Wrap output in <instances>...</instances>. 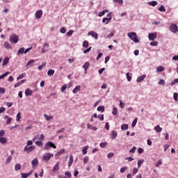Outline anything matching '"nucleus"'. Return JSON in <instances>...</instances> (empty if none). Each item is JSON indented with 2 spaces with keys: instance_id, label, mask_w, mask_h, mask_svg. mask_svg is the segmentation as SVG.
Masks as SVG:
<instances>
[{
  "instance_id": "nucleus-1",
  "label": "nucleus",
  "mask_w": 178,
  "mask_h": 178,
  "mask_svg": "<svg viewBox=\"0 0 178 178\" xmlns=\"http://www.w3.org/2000/svg\"><path fill=\"white\" fill-rule=\"evenodd\" d=\"M127 35L129 38L134 41V42H140V40H138V38H137V33L136 32H131L127 33Z\"/></svg>"
},
{
  "instance_id": "nucleus-2",
  "label": "nucleus",
  "mask_w": 178,
  "mask_h": 178,
  "mask_svg": "<svg viewBox=\"0 0 178 178\" xmlns=\"http://www.w3.org/2000/svg\"><path fill=\"white\" fill-rule=\"evenodd\" d=\"M9 41L11 44H17L19 42V36L14 33L10 36Z\"/></svg>"
},
{
  "instance_id": "nucleus-3",
  "label": "nucleus",
  "mask_w": 178,
  "mask_h": 178,
  "mask_svg": "<svg viewBox=\"0 0 178 178\" xmlns=\"http://www.w3.org/2000/svg\"><path fill=\"white\" fill-rule=\"evenodd\" d=\"M49 148H54V149H56V145L55 144H54V143L49 141L45 144L44 149L46 151H48V149H49Z\"/></svg>"
},
{
  "instance_id": "nucleus-4",
  "label": "nucleus",
  "mask_w": 178,
  "mask_h": 178,
  "mask_svg": "<svg viewBox=\"0 0 178 178\" xmlns=\"http://www.w3.org/2000/svg\"><path fill=\"white\" fill-rule=\"evenodd\" d=\"M43 160L45 161V162H48L51 159V158H54V154L51 153H45L42 156Z\"/></svg>"
},
{
  "instance_id": "nucleus-5",
  "label": "nucleus",
  "mask_w": 178,
  "mask_h": 178,
  "mask_svg": "<svg viewBox=\"0 0 178 178\" xmlns=\"http://www.w3.org/2000/svg\"><path fill=\"white\" fill-rule=\"evenodd\" d=\"M34 149H35V146L33 145V146H25L24 148V152H27L28 154H30V152H33V151H34Z\"/></svg>"
},
{
  "instance_id": "nucleus-6",
  "label": "nucleus",
  "mask_w": 178,
  "mask_h": 178,
  "mask_svg": "<svg viewBox=\"0 0 178 178\" xmlns=\"http://www.w3.org/2000/svg\"><path fill=\"white\" fill-rule=\"evenodd\" d=\"M170 31L172 33H177L178 32V27L177 25L175 24H171L170 26Z\"/></svg>"
},
{
  "instance_id": "nucleus-7",
  "label": "nucleus",
  "mask_w": 178,
  "mask_h": 178,
  "mask_svg": "<svg viewBox=\"0 0 178 178\" xmlns=\"http://www.w3.org/2000/svg\"><path fill=\"white\" fill-rule=\"evenodd\" d=\"M88 35H91L95 40H98V34L94 31L88 32Z\"/></svg>"
},
{
  "instance_id": "nucleus-8",
  "label": "nucleus",
  "mask_w": 178,
  "mask_h": 178,
  "mask_svg": "<svg viewBox=\"0 0 178 178\" xmlns=\"http://www.w3.org/2000/svg\"><path fill=\"white\" fill-rule=\"evenodd\" d=\"M42 14H43L42 10H38V11H36L35 13V19H41Z\"/></svg>"
},
{
  "instance_id": "nucleus-9",
  "label": "nucleus",
  "mask_w": 178,
  "mask_h": 178,
  "mask_svg": "<svg viewBox=\"0 0 178 178\" xmlns=\"http://www.w3.org/2000/svg\"><path fill=\"white\" fill-rule=\"evenodd\" d=\"M156 38V32L149 33V41H154Z\"/></svg>"
},
{
  "instance_id": "nucleus-10",
  "label": "nucleus",
  "mask_w": 178,
  "mask_h": 178,
  "mask_svg": "<svg viewBox=\"0 0 178 178\" xmlns=\"http://www.w3.org/2000/svg\"><path fill=\"white\" fill-rule=\"evenodd\" d=\"M32 168H35L38 165V159L35 158L31 161Z\"/></svg>"
},
{
  "instance_id": "nucleus-11",
  "label": "nucleus",
  "mask_w": 178,
  "mask_h": 178,
  "mask_svg": "<svg viewBox=\"0 0 178 178\" xmlns=\"http://www.w3.org/2000/svg\"><path fill=\"white\" fill-rule=\"evenodd\" d=\"M80 90H81V86H77L75 87V88L73 89L72 92L73 94H77Z\"/></svg>"
},
{
  "instance_id": "nucleus-12",
  "label": "nucleus",
  "mask_w": 178,
  "mask_h": 178,
  "mask_svg": "<svg viewBox=\"0 0 178 178\" xmlns=\"http://www.w3.org/2000/svg\"><path fill=\"white\" fill-rule=\"evenodd\" d=\"M25 95L26 97H30V95H33V90H30V89H26L25 90Z\"/></svg>"
},
{
  "instance_id": "nucleus-13",
  "label": "nucleus",
  "mask_w": 178,
  "mask_h": 178,
  "mask_svg": "<svg viewBox=\"0 0 178 178\" xmlns=\"http://www.w3.org/2000/svg\"><path fill=\"white\" fill-rule=\"evenodd\" d=\"M4 119H7L6 120V124H10V123H12V118L8 116V115H6L4 117Z\"/></svg>"
},
{
  "instance_id": "nucleus-14",
  "label": "nucleus",
  "mask_w": 178,
  "mask_h": 178,
  "mask_svg": "<svg viewBox=\"0 0 178 178\" xmlns=\"http://www.w3.org/2000/svg\"><path fill=\"white\" fill-rule=\"evenodd\" d=\"M108 12L109 10H104L103 11L99 13V17H102V16H104L106 13H108Z\"/></svg>"
},
{
  "instance_id": "nucleus-15",
  "label": "nucleus",
  "mask_w": 178,
  "mask_h": 178,
  "mask_svg": "<svg viewBox=\"0 0 178 178\" xmlns=\"http://www.w3.org/2000/svg\"><path fill=\"white\" fill-rule=\"evenodd\" d=\"M31 173H33V171H31L29 173H22L21 175L22 178H27Z\"/></svg>"
},
{
  "instance_id": "nucleus-16",
  "label": "nucleus",
  "mask_w": 178,
  "mask_h": 178,
  "mask_svg": "<svg viewBox=\"0 0 178 178\" xmlns=\"http://www.w3.org/2000/svg\"><path fill=\"white\" fill-rule=\"evenodd\" d=\"M44 118H45L46 120L47 121L52 120V119H54V116L48 115L47 114L44 115Z\"/></svg>"
},
{
  "instance_id": "nucleus-17",
  "label": "nucleus",
  "mask_w": 178,
  "mask_h": 178,
  "mask_svg": "<svg viewBox=\"0 0 178 178\" xmlns=\"http://www.w3.org/2000/svg\"><path fill=\"white\" fill-rule=\"evenodd\" d=\"M154 130L156 131V133H161V131H162V127H161L159 125H157L154 127Z\"/></svg>"
},
{
  "instance_id": "nucleus-18",
  "label": "nucleus",
  "mask_w": 178,
  "mask_h": 178,
  "mask_svg": "<svg viewBox=\"0 0 178 178\" xmlns=\"http://www.w3.org/2000/svg\"><path fill=\"white\" fill-rule=\"evenodd\" d=\"M0 143L1 144H6L8 143V140L6 138L0 137Z\"/></svg>"
},
{
  "instance_id": "nucleus-19",
  "label": "nucleus",
  "mask_w": 178,
  "mask_h": 178,
  "mask_svg": "<svg viewBox=\"0 0 178 178\" xmlns=\"http://www.w3.org/2000/svg\"><path fill=\"white\" fill-rule=\"evenodd\" d=\"M98 112H104L105 111V106H99L97 107Z\"/></svg>"
},
{
  "instance_id": "nucleus-20",
  "label": "nucleus",
  "mask_w": 178,
  "mask_h": 178,
  "mask_svg": "<svg viewBox=\"0 0 178 178\" xmlns=\"http://www.w3.org/2000/svg\"><path fill=\"white\" fill-rule=\"evenodd\" d=\"M144 79H145V75H142V76L138 77L137 82L141 83V81H143V80H144Z\"/></svg>"
},
{
  "instance_id": "nucleus-21",
  "label": "nucleus",
  "mask_w": 178,
  "mask_h": 178,
  "mask_svg": "<svg viewBox=\"0 0 178 178\" xmlns=\"http://www.w3.org/2000/svg\"><path fill=\"white\" fill-rule=\"evenodd\" d=\"M59 170V163H57L53 168V172H58Z\"/></svg>"
},
{
  "instance_id": "nucleus-22",
  "label": "nucleus",
  "mask_w": 178,
  "mask_h": 178,
  "mask_svg": "<svg viewBox=\"0 0 178 178\" xmlns=\"http://www.w3.org/2000/svg\"><path fill=\"white\" fill-rule=\"evenodd\" d=\"M83 69L85 70V72H87V70L88 69V67H90V63L86 62L83 66Z\"/></svg>"
},
{
  "instance_id": "nucleus-23",
  "label": "nucleus",
  "mask_w": 178,
  "mask_h": 178,
  "mask_svg": "<svg viewBox=\"0 0 178 178\" xmlns=\"http://www.w3.org/2000/svg\"><path fill=\"white\" fill-rule=\"evenodd\" d=\"M72 164H73V156H70V160L68 162V167L70 168V166H72Z\"/></svg>"
},
{
  "instance_id": "nucleus-24",
  "label": "nucleus",
  "mask_w": 178,
  "mask_h": 178,
  "mask_svg": "<svg viewBox=\"0 0 178 178\" xmlns=\"http://www.w3.org/2000/svg\"><path fill=\"white\" fill-rule=\"evenodd\" d=\"M118 137V132L116 131H112V140H115Z\"/></svg>"
},
{
  "instance_id": "nucleus-25",
  "label": "nucleus",
  "mask_w": 178,
  "mask_h": 178,
  "mask_svg": "<svg viewBox=\"0 0 178 178\" xmlns=\"http://www.w3.org/2000/svg\"><path fill=\"white\" fill-rule=\"evenodd\" d=\"M35 145L38 147H42L44 145V143L42 141L37 140L35 142Z\"/></svg>"
},
{
  "instance_id": "nucleus-26",
  "label": "nucleus",
  "mask_w": 178,
  "mask_h": 178,
  "mask_svg": "<svg viewBox=\"0 0 178 178\" xmlns=\"http://www.w3.org/2000/svg\"><path fill=\"white\" fill-rule=\"evenodd\" d=\"M4 47H6V49H10V48H12L10 44H9L8 42H4Z\"/></svg>"
},
{
  "instance_id": "nucleus-27",
  "label": "nucleus",
  "mask_w": 178,
  "mask_h": 178,
  "mask_svg": "<svg viewBox=\"0 0 178 178\" xmlns=\"http://www.w3.org/2000/svg\"><path fill=\"white\" fill-rule=\"evenodd\" d=\"M112 113H113V115H114V116H117V115H118V108L113 107Z\"/></svg>"
},
{
  "instance_id": "nucleus-28",
  "label": "nucleus",
  "mask_w": 178,
  "mask_h": 178,
  "mask_svg": "<svg viewBox=\"0 0 178 178\" xmlns=\"http://www.w3.org/2000/svg\"><path fill=\"white\" fill-rule=\"evenodd\" d=\"M121 129H122V130H127V129H129V124H123L121 126Z\"/></svg>"
},
{
  "instance_id": "nucleus-29",
  "label": "nucleus",
  "mask_w": 178,
  "mask_h": 178,
  "mask_svg": "<svg viewBox=\"0 0 178 178\" xmlns=\"http://www.w3.org/2000/svg\"><path fill=\"white\" fill-rule=\"evenodd\" d=\"M8 62H9V57H6L3 62V66L8 65Z\"/></svg>"
},
{
  "instance_id": "nucleus-30",
  "label": "nucleus",
  "mask_w": 178,
  "mask_h": 178,
  "mask_svg": "<svg viewBox=\"0 0 178 178\" xmlns=\"http://www.w3.org/2000/svg\"><path fill=\"white\" fill-rule=\"evenodd\" d=\"M47 74L49 76H54V74H55V70H49L48 72H47Z\"/></svg>"
},
{
  "instance_id": "nucleus-31",
  "label": "nucleus",
  "mask_w": 178,
  "mask_h": 178,
  "mask_svg": "<svg viewBox=\"0 0 178 178\" xmlns=\"http://www.w3.org/2000/svg\"><path fill=\"white\" fill-rule=\"evenodd\" d=\"M163 70H165V68L162 66H159L156 68V72H159V73H161V72H163Z\"/></svg>"
},
{
  "instance_id": "nucleus-32",
  "label": "nucleus",
  "mask_w": 178,
  "mask_h": 178,
  "mask_svg": "<svg viewBox=\"0 0 178 178\" xmlns=\"http://www.w3.org/2000/svg\"><path fill=\"white\" fill-rule=\"evenodd\" d=\"M21 168H22V165H20V163H17L15 165V170H16V171L20 170Z\"/></svg>"
},
{
  "instance_id": "nucleus-33",
  "label": "nucleus",
  "mask_w": 178,
  "mask_h": 178,
  "mask_svg": "<svg viewBox=\"0 0 178 178\" xmlns=\"http://www.w3.org/2000/svg\"><path fill=\"white\" fill-rule=\"evenodd\" d=\"M148 3L150 5V6H156V5H158V2L155 1H150Z\"/></svg>"
},
{
  "instance_id": "nucleus-34",
  "label": "nucleus",
  "mask_w": 178,
  "mask_h": 178,
  "mask_svg": "<svg viewBox=\"0 0 178 178\" xmlns=\"http://www.w3.org/2000/svg\"><path fill=\"white\" fill-rule=\"evenodd\" d=\"M9 72H6V73L4 74H2L1 76H0V80H2V79H5V77H6V76H8V74H9Z\"/></svg>"
},
{
  "instance_id": "nucleus-35",
  "label": "nucleus",
  "mask_w": 178,
  "mask_h": 178,
  "mask_svg": "<svg viewBox=\"0 0 178 178\" xmlns=\"http://www.w3.org/2000/svg\"><path fill=\"white\" fill-rule=\"evenodd\" d=\"M22 54H24V47L20 48L17 51V55H22Z\"/></svg>"
},
{
  "instance_id": "nucleus-36",
  "label": "nucleus",
  "mask_w": 178,
  "mask_h": 178,
  "mask_svg": "<svg viewBox=\"0 0 178 178\" xmlns=\"http://www.w3.org/2000/svg\"><path fill=\"white\" fill-rule=\"evenodd\" d=\"M87 149H88V146H85L82 149L83 155H86V154H87Z\"/></svg>"
},
{
  "instance_id": "nucleus-37",
  "label": "nucleus",
  "mask_w": 178,
  "mask_h": 178,
  "mask_svg": "<svg viewBox=\"0 0 178 178\" xmlns=\"http://www.w3.org/2000/svg\"><path fill=\"white\" fill-rule=\"evenodd\" d=\"M22 113H18L17 114V118H16V121L17 122H20V118H22Z\"/></svg>"
},
{
  "instance_id": "nucleus-38",
  "label": "nucleus",
  "mask_w": 178,
  "mask_h": 178,
  "mask_svg": "<svg viewBox=\"0 0 178 178\" xmlns=\"http://www.w3.org/2000/svg\"><path fill=\"white\" fill-rule=\"evenodd\" d=\"M10 161H12V156H9L6 161V165H8V163H10Z\"/></svg>"
},
{
  "instance_id": "nucleus-39",
  "label": "nucleus",
  "mask_w": 178,
  "mask_h": 178,
  "mask_svg": "<svg viewBox=\"0 0 178 178\" xmlns=\"http://www.w3.org/2000/svg\"><path fill=\"white\" fill-rule=\"evenodd\" d=\"M106 145H108V143H106V142L101 143L99 144V146L101 147V148H105V147H106Z\"/></svg>"
},
{
  "instance_id": "nucleus-40",
  "label": "nucleus",
  "mask_w": 178,
  "mask_h": 178,
  "mask_svg": "<svg viewBox=\"0 0 178 178\" xmlns=\"http://www.w3.org/2000/svg\"><path fill=\"white\" fill-rule=\"evenodd\" d=\"M65 178H70V177H72V174L70 173V172H69V171L65 172Z\"/></svg>"
},
{
  "instance_id": "nucleus-41",
  "label": "nucleus",
  "mask_w": 178,
  "mask_h": 178,
  "mask_svg": "<svg viewBox=\"0 0 178 178\" xmlns=\"http://www.w3.org/2000/svg\"><path fill=\"white\" fill-rule=\"evenodd\" d=\"M138 120L137 118H135L131 124L132 127H136V125L137 124V121Z\"/></svg>"
},
{
  "instance_id": "nucleus-42",
  "label": "nucleus",
  "mask_w": 178,
  "mask_h": 178,
  "mask_svg": "<svg viewBox=\"0 0 178 178\" xmlns=\"http://www.w3.org/2000/svg\"><path fill=\"white\" fill-rule=\"evenodd\" d=\"M83 48H88V41L85 40L83 42Z\"/></svg>"
},
{
  "instance_id": "nucleus-43",
  "label": "nucleus",
  "mask_w": 178,
  "mask_h": 178,
  "mask_svg": "<svg viewBox=\"0 0 178 178\" xmlns=\"http://www.w3.org/2000/svg\"><path fill=\"white\" fill-rule=\"evenodd\" d=\"M109 22H111V21L109 20L108 18H106V17H104L102 19V23H106V24H108V23H109Z\"/></svg>"
},
{
  "instance_id": "nucleus-44",
  "label": "nucleus",
  "mask_w": 178,
  "mask_h": 178,
  "mask_svg": "<svg viewBox=\"0 0 178 178\" xmlns=\"http://www.w3.org/2000/svg\"><path fill=\"white\" fill-rule=\"evenodd\" d=\"M34 62H35L34 60H33V59L30 60L27 63L26 67L30 66V65H33V63H34Z\"/></svg>"
},
{
  "instance_id": "nucleus-45",
  "label": "nucleus",
  "mask_w": 178,
  "mask_h": 178,
  "mask_svg": "<svg viewBox=\"0 0 178 178\" xmlns=\"http://www.w3.org/2000/svg\"><path fill=\"white\" fill-rule=\"evenodd\" d=\"M159 10L160 12H166V9L163 6H161L160 8H159Z\"/></svg>"
},
{
  "instance_id": "nucleus-46",
  "label": "nucleus",
  "mask_w": 178,
  "mask_h": 178,
  "mask_svg": "<svg viewBox=\"0 0 178 178\" xmlns=\"http://www.w3.org/2000/svg\"><path fill=\"white\" fill-rule=\"evenodd\" d=\"M144 162V160H138V169H140V168H141V163H143Z\"/></svg>"
},
{
  "instance_id": "nucleus-47",
  "label": "nucleus",
  "mask_w": 178,
  "mask_h": 178,
  "mask_svg": "<svg viewBox=\"0 0 178 178\" xmlns=\"http://www.w3.org/2000/svg\"><path fill=\"white\" fill-rule=\"evenodd\" d=\"M127 170V167H123L120 170V173H124Z\"/></svg>"
},
{
  "instance_id": "nucleus-48",
  "label": "nucleus",
  "mask_w": 178,
  "mask_h": 178,
  "mask_svg": "<svg viewBox=\"0 0 178 178\" xmlns=\"http://www.w3.org/2000/svg\"><path fill=\"white\" fill-rule=\"evenodd\" d=\"M74 31L73 30H70L67 33V35L68 37H72V35H73Z\"/></svg>"
},
{
  "instance_id": "nucleus-49",
  "label": "nucleus",
  "mask_w": 178,
  "mask_h": 178,
  "mask_svg": "<svg viewBox=\"0 0 178 178\" xmlns=\"http://www.w3.org/2000/svg\"><path fill=\"white\" fill-rule=\"evenodd\" d=\"M60 33H61L62 34H65V33H66V28L62 27V28L60 29Z\"/></svg>"
},
{
  "instance_id": "nucleus-50",
  "label": "nucleus",
  "mask_w": 178,
  "mask_h": 178,
  "mask_svg": "<svg viewBox=\"0 0 178 178\" xmlns=\"http://www.w3.org/2000/svg\"><path fill=\"white\" fill-rule=\"evenodd\" d=\"M136 149H137V147H133L132 149H131L129 150V152H130L131 154H134V152H136Z\"/></svg>"
},
{
  "instance_id": "nucleus-51",
  "label": "nucleus",
  "mask_w": 178,
  "mask_h": 178,
  "mask_svg": "<svg viewBox=\"0 0 178 178\" xmlns=\"http://www.w3.org/2000/svg\"><path fill=\"white\" fill-rule=\"evenodd\" d=\"M127 79L129 81H131V76H130V72L127 73Z\"/></svg>"
},
{
  "instance_id": "nucleus-52",
  "label": "nucleus",
  "mask_w": 178,
  "mask_h": 178,
  "mask_svg": "<svg viewBox=\"0 0 178 178\" xmlns=\"http://www.w3.org/2000/svg\"><path fill=\"white\" fill-rule=\"evenodd\" d=\"M115 3H119V5L123 4V0H113Z\"/></svg>"
},
{
  "instance_id": "nucleus-53",
  "label": "nucleus",
  "mask_w": 178,
  "mask_h": 178,
  "mask_svg": "<svg viewBox=\"0 0 178 178\" xmlns=\"http://www.w3.org/2000/svg\"><path fill=\"white\" fill-rule=\"evenodd\" d=\"M161 165H162V160H159V161L157 162V163H156L155 166L156 168H159V166H161Z\"/></svg>"
},
{
  "instance_id": "nucleus-54",
  "label": "nucleus",
  "mask_w": 178,
  "mask_h": 178,
  "mask_svg": "<svg viewBox=\"0 0 178 178\" xmlns=\"http://www.w3.org/2000/svg\"><path fill=\"white\" fill-rule=\"evenodd\" d=\"M66 88H67V84H65L64 86H63L61 87V91L62 92H63V91H65V90H66Z\"/></svg>"
},
{
  "instance_id": "nucleus-55",
  "label": "nucleus",
  "mask_w": 178,
  "mask_h": 178,
  "mask_svg": "<svg viewBox=\"0 0 178 178\" xmlns=\"http://www.w3.org/2000/svg\"><path fill=\"white\" fill-rule=\"evenodd\" d=\"M114 155H115L114 153L110 152L108 154L107 156H108V158L111 159V158H113Z\"/></svg>"
},
{
  "instance_id": "nucleus-56",
  "label": "nucleus",
  "mask_w": 178,
  "mask_h": 178,
  "mask_svg": "<svg viewBox=\"0 0 178 178\" xmlns=\"http://www.w3.org/2000/svg\"><path fill=\"white\" fill-rule=\"evenodd\" d=\"M159 84L160 86H165V80L161 79V80L159 81Z\"/></svg>"
},
{
  "instance_id": "nucleus-57",
  "label": "nucleus",
  "mask_w": 178,
  "mask_h": 178,
  "mask_svg": "<svg viewBox=\"0 0 178 178\" xmlns=\"http://www.w3.org/2000/svg\"><path fill=\"white\" fill-rule=\"evenodd\" d=\"M120 106L122 109H123V108H124V103H123V102L122 100H120Z\"/></svg>"
},
{
  "instance_id": "nucleus-58",
  "label": "nucleus",
  "mask_w": 178,
  "mask_h": 178,
  "mask_svg": "<svg viewBox=\"0 0 178 178\" xmlns=\"http://www.w3.org/2000/svg\"><path fill=\"white\" fill-rule=\"evenodd\" d=\"M58 155H62V154H65V149H61L59 152H58Z\"/></svg>"
},
{
  "instance_id": "nucleus-59",
  "label": "nucleus",
  "mask_w": 178,
  "mask_h": 178,
  "mask_svg": "<svg viewBox=\"0 0 178 178\" xmlns=\"http://www.w3.org/2000/svg\"><path fill=\"white\" fill-rule=\"evenodd\" d=\"M65 131V128H61L60 130L57 131V134H60V133H63Z\"/></svg>"
},
{
  "instance_id": "nucleus-60",
  "label": "nucleus",
  "mask_w": 178,
  "mask_h": 178,
  "mask_svg": "<svg viewBox=\"0 0 178 178\" xmlns=\"http://www.w3.org/2000/svg\"><path fill=\"white\" fill-rule=\"evenodd\" d=\"M150 45H151V47H156V45H158V42H150Z\"/></svg>"
},
{
  "instance_id": "nucleus-61",
  "label": "nucleus",
  "mask_w": 178,
  "mask_h": 178,
  "mask_svg": "<svg viewBox=\"0 0 178 178\" xmlns=\"http://www.w3.org/2000/svg\"><path fill=\"white\" fill-rule=\"evenodd\" d=\"M174 99H175V101H178V94H177V92L174 93Z\"/></svg>"
},
{
  "instance_id": "nucleus-62",
  "label": "nucleus",
  "mask_w": 178,
  "mask_h": 178,
  "mask_svg": "<svg viewBox=\"0 0 178 178\" xmlns=\"http://www.w3.org/2000/svg\"><path fill=\"white\" fill-rule=\"evenodd\" d=\"M88 162V156H85L83 158V163L86 165Z\"/></svg>"
},
{
  "instance_id": "nucleus-63",
  "label": "nucleus",
  "mask_w": 178,
  "mask_h": 178,
  "mask_svg": "<svg viewBox=\"0 0 178 178\" xmlns=\"http://www.w3.org/2000/svg\"><path fill=\"white\" fill-rule=\"evenodd\" d=\"M46 63H43L41 65H39L38 69V70H41V69H42V67H44V66H45Z\"/></svg>"
},
{
  "instance_id": "nucleus-64",
  "label": "nucleus",
  "mask_w": 178,
  "mask_h": 178,
  "mask_svg": "<svg viewBox=\"0 0 178 178\" xmlns=\"http://www.w3.org/2000/svg\"><path fill=\"white\" fill-rule=\"evenodd\" d=\"M138 154H143V152H144V149L139 147L138 149Z\"/></svg>"
}]
</instances>
